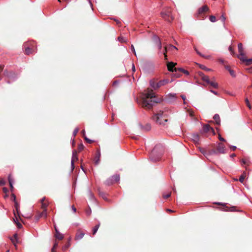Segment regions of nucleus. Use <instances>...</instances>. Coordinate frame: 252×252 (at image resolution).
Wrapping results in <instances>:
<instances>
[{
    "instance_id": "obj_37",
    "label": "nucleus",
    "mask_w": 252,
    "mask_h": 252,
    "mask_svg": "<svg viewBox=\"0 0 252 252\" xmlns=\"http://www.w3.org/2000/svg\"><path fill=\"white\" fill-rule=\"evenodd\" d=\"M8 180L9 183H10V182L11 183H14V180H13V178H12L11 174H9L8 175Z\"/></svg>"
},
{
    "instance_id": "obj_51",
    "label": "nucleus",
    "mask_w": 252,
    "mask_h": 252,
    "mask_svg": "<svg viewBox=\"0 0 252 252\" xmlns=\"http://www.w3.org/2000/svg\"><path fill=\"white\" fill-rule=\"evenodd\" d=\"M84 139L89 143H91L93 141L92 140L89 139L87 137H85Z\"/></svg>"
},
{
    "instance_id": "obj_38",
    "label": "nucleus",
    "mask_w": 252,
    "mask_h": 252,
    "mask_svg": "<svg viewBox=\"0 0 252 252\" xmlns=\"http://www.w3.org/2000/svg\"><path fill=\"white\" fill-rule=\"evenodd\" d=\"M131 48V51L134 53L135 56H136V51L135 50L133 44L131 45V48Z\"/></svg>"
},
{
    "instance_id": "obj_26",
    "label": "nucleus",
    "mask_w": 252,
    "mask_h": 252,
    "mask_svg": "<svg viewBox=\"0 0 252 252\" xmlns=\"http://www.w3.org/2000/svg\"><path fill=\"white\" fill-rule=\"evenodd\" d=\"M14 206H15V211L16 212L17 214L19 216V205L18 204V203L16 201V200H15Z\"/></svg>"
},
{
    "instance_id": "obj_3",
    "label": "nucleus",
    "mask_w": 252,
    "mask_h": 252,
    "mask_svg": "<svg viewBox=\"0 0 252 252\" xmlns=\"http://www.w3.org/2000/svg\"><path fill=\"white\" fill-rule=\"evenodd\" d=\"M162 113L156 114L153 116V119L154 121L159 124H163L164 122H167V120L166 119H163V120H162Z\"/></svg>"
},
{
    "instance_id": "obj_21",
    "label": "nucleus",
    "mask_w": 252,
    "mask_h": 252,
    "mask_svg": "<svg viewBox=\"0 0 252 252\" xmlns=\"http://www.w3.org/2000/svg\"><path fill=\"white\" fill-rule=\"evenodd\" d=\"M191 138L195 143L199 141V136L197 134H192Z\"/></svg>"
},
{
    "instance_id": "obj_63",
    "label": "nucleus",
    "mask_w": 252,
    "mask_h": 252,
    "mask_svg": "<svg viewBox=\"0 0 252 252\" xmlns=\"http://www.w3.org/2000/svg\"><path fill=\"white\" fill-rule=\"evenodd\" d=\"M71 208H72V211L74 212H76V208L74 207V206H72L71 207Z\"/></svg>"
},
{
    "instance_id": "obj_17",
    "label": "nucleus",
    "mask_w": 252,
    "mask_h": 252,
    "mask_svg": "<svg viewBox=\"0 0 252 252\" xmlns=\"http://www.w3.org/2000/svg\"><path fill=\"white\" fill-rule=\"evenodd\" d=\"M213 80H210L207 84L210 85L211 86L215 88H217L218 87V84L214 80V78H213Z\"/></svg>"
},
{
    "instance_id": "obj_27",
    "label": "nucleus",
    "mask_w": 252,
    "mask_h": 252,
    "mask_svg": "<svg viewBox=\"0 0 252 252\" xmlns=\"http://www.w3.org/2000/svg\"><path fill=\"white\" fill-rule=\"evenodd\" d=\"M41 218H46L47 217V211L43 210L42 212L39 213Z\"/></svg>"
},
{
    "instance_id": "obj_57",
    "label": "nucleus",
    "mask_w": 252,
    "mask_h": 252,
    "mask_svg": "<svg viewBox=\"0 0 252 252\" xmlns=\"http://www.w3.org/2000/svg\"><path fill=\"white\" fill-rule=\"evenodd\" d=\"M219 140L221 141H225V140L223 138L221 137L220 135H219Z\"/></svg>"
},
{
    "instance_id": "obj_62",
    "label": "nucleus",
    "mask_w": 252,
    "mask_h": 252,
    "mask_svg": "<svg viewBox=\"0 0 252 252\" xmlns=\"http://www.w3.org/2000/svg\"><path fill=\"white\" fill-rule=\"evenodd\" d=\"M81 133H82L84 137H86L85 136V130H82V131H81Z\"/></svg>"
},
{
    "instance_id": "obj_24",
    "label": "nucleus",
    "mask_w": 252,
    "mask_h": 252,
    "mask_svg": "<svg viewBox=\"0 0 252 252\" xmlns=\"http://www.w3.org/2000/svg\"><path fill=\"white\" fill-rule=\"evenodd\" d=\"M208 10V8L207 6L206 5H204V6H203L202 7L200 8L199 9H198V13L199 14L200 13H202L205 11H207Z\"/></svg>"
},
{
    "instance_id": "obj_23",
    "label": "nucleus",
    "mask_w": 252,
    "mask_h": 252,
    "mask_svg": "<svg viewBox=\"0 0 252 252\" xmlns=\"http://www.w3.org/2000/svg\"><path fill=\"white\" fill-rule=\"evenodd\" d=\"M11 241H12L14 246L16 247V244L18 242L17 235L16 234H15L13 237L11 238Z\"/></svg>"
},
{
    "instance_id": "obj_4",
    "label": "nucleus",
    "mask_w": 252,
    "mask_h": 252,
    "mask_svg": "<svg viewBox=\"0 0 252 252\" xmlns=\"http://www.w3.org/2000/svg\"><path fill=\"white\" fill-rule=\"evenodd\" d=\"M161 15L162 18L168 22H171L173 20L171 11L169 9L162 11L161 12Z\"/></svg>"
},
{
    "instance_id": "obj_16",
    "label": "nucleus",
    "mask_w": 252,
    "mask_h": 252,
    "mask_svg": "<svg viewBox=\"0 0 252 252\" xmlns=\"http://www.w3.org/2000/svg\"><path fill=\"white\" fill-rule=\"evenodd\" d=\"M150 85L154 90H156V89H158L157 83H156L155 82V81L154 80H150Z\"/></svg>"
},
{
    "instance_id": "obj_50",
    "label": "nucleus",
    "mask_w": 252,
    "mask_h": 252,
    "mask_svg": "<svg viewBox=\"0 0 252 252\" xmlns=\"http://www.w3.org/2000/svg\"><path fill=\"white\" fill-rule=\"evenodd\" d=\"M220 19H221V21L223 22V23H224V22L226 20V18L223 14H222V15L221 16Z\"/></svg>"
},
{
    "instance_id": "obj_46",
    "label": "nucleus",
    "mask_w": 252,
    "mask_h": 252,
    "mask_svg": "<svg viewBox=\"0 0 252 252\" xmlns=\"http://www.w3.org/2000/svg\"><path fill=\"white\" fill-rule=\"evenodd\" d=\"M78 131H79L78 128L76 127V128H75V129L74 130V131L73 132V135L74 136L76 135V134L77 133Z\"/></svg>"
},
{
    "instance_id": "obj_35",
    "label": "nucleus",
    "mask_w": 252,
    "mask_h": 252,
    "mask_svg": "<svg viewBox=\"0 0 252 252\" xmlns=\"http://www.w3.org/2000/svg\"><path fill=\"white\" fill-rule=\"evenodd\" d=\"M70 246L69 242H68L67 244H65L63 247V250L65 251Z\"/></svg>"
},
{
    "instance_id": "obj_1",
    "label": "nucleus",
    "mask_w": 252,
    "mask_h": 252,
    "mask_svg": "<svg viewBox=\"0 0 252 252\" xmlns=\"http://www.w3.org/2000/svg\"><path fill=\"white\" fill-rule=\"evenodd\" d=\"M142 105L148 109H150L153 105L160 101V99L156 97L152 90L148 89L141 95Z\"/></svg>"
},
{
    "instance_id": "obj_59",
    "label": "nucleus",
    "mask_w": 252,
    "mask_h": 252,
    "mask_svg": "<svg viewBox=\"0 0 252 252\" xmlns=\"http://www.w3.org/2000/svg\"><path fill=\"white\" fill-rule=\"evenodd\" d=\"M91 213V210L90 209L89 210H88L86 211V214L88 216L90 215Z\"/></svg>"
},
{
    "instance_id": "obj_10",
    "label": "nucleus",
    "mask_w": 252,
    "mask_h": 252,
    "mask_svg": "<svg viewBox=\"0 0 252 252\" xmlns=\"http://www.w3.org/2000/svg\"><path fill=\"white\" fill-rule=\"evenodd\" d=\"M153 40L157 44L158 49L160 50L162 47V44L159 37L156 35L153 36Z\"/></svg>"
},
{
    "instance_id": "obj_28",
    "label": "nucleus",
    "mask_w": 252,
    "mask_h": 252,
    "mask_svg": "<svg viewBox=\"0 0 252 252\" xmlns=\"http://www.w3.org/2000/svg\"><path fill=\"white\" fill-rule=\"evenodd\" d=\"M4 75L9 78H13V73L12 72H4Z\"/></svg>"
},
{
    "instance_id": "obj_15",
    "label": "nucleus",
    "mask_w": 252,
    "mask_h": 252,
    "mask_svg": "<svg viewBox=\"0 0 252 252\" xmlns=\"http://www.w3.org/2000/svg\"><path fill=\"white\" fill-rule=\"evenodd\" d=\"M199 75L200 77H201V79L205 82L207 84L209 83V81H210L209 77L208 76L205 75L202 73H200Z\"/></svg>"
},
{
    "instance_id": "obj_30",
    "label": "nucleus",
    "mask_w": 252,
    "mask_h": 252,
    "mask_svg": "<svg viewBox=\"0 0 252 252\" xmlns=\"http://www.w3.org/2000/svg\"><path fill=\"white\" fill-rule=\"evenodd\" d=\"M243 62H245L247 65L252 64V59H246L245 58V60H242Z\"/></svg>"
},
{
    "instance_id": "obj_56",
    "label": "nucleus",
    "mask_w": 252,
    "mask_h": 252,
    "mask_svg": "<svg viewBox=\"0 0 252 252\" xmlns=\"http://www.w3.org/2000/svg\"><path fill=\"white\" fill-rule=\"evenodd\" d=\"M58 242H55L54 243V244L53 247H54V248H57V247H58Z\"/></svg>"
},
{
    "instance_id": "obj_6",
    "label": "nucleus",
    "mask_w": 252,
    "mask_h": 252,
    "mask_svg": "<svg viewBox=\"0 0 252 252\" xmlns=\"http://www.w3.org/2000/svg\"><path fill=\"white\" fill-rule=\"evenodd\" d=\"M238 48L239 53V54L237 56L238 58L241 60H245V56L244 52L243 44L241 43L238 44Z\"/></svg>"
},
{
    "instance_id": "obj_29",
    "label": "nucleus",
    "mask_w": 252,
    "mask_h": 252,
    "mask_svg": "<svg viewBox=\"0 0 252 252\" xmlns=\"http://www.w3.org/2000/svg\"><path fill=\"white\" fill-rule=\"evenodd\" d=\"M177 70H179V71H180L183 72L184 73H185L187 75H189V72L188 70H185V69H184V68H178Z\"/></svg>"
},
{
    "instance_id": "obj_61",
    "label": "nucleus",
    "mask_w": 252,
    "mask_h": 252,
    "mask_svg": "<svg viewBox=\"0 0 252 252\" xmlns=\"http://www.w3.org/2000/svg\"><path fill=\"white\" fill-rule=\"evenodd\" d=\"M2 189L5 193H6L8 191V189L5 187L3 188Z\"/></svg>"
},
{
    "instance_id": "obj_8",
    "label": "nucleus",
    "mask_w": 252,
    "mask_h": 252,
    "mask_svg": "<svg viewBox=\"0 0 252 252\" xmlns=\"http://www.w3.org/2000/svg\"><path fill=\"white\" fill-rule=\"evenodd\" d=\"M203 130L205 132H211L214 135L215 134L214 129L209 125H205L203 126Z\"/></svg>"
},
{
    "instance_id": "obj_64",
    "label": "nucleus",
    "mask_w": 252,
    "mask_h": 252,
    "mask_svg": "<svg viewBox=\"0 0 252 252\" xmlns=\"http://www.w3.org/2000/svg\"><path fill=\"white\" fill-rule=\"evenodd\" d=\"M231 148L233 151H235L236 149V147L235 146H232Z\"/></svg>"
},
{
    "instance_id": "obj_58",
    "label": "nucleus",
    "mask_w": 252,
    "mask_h": 252,
    "mask_svg": "<svg viewBox=\"0 0 252 252\" xmlns=\"http://www.w3.org/2000/svg\"><path fill=\"white\" fill-rule=\"evenodd\" d=\"M181 97L182 98V99L184 100V104H186V101H185V100H186V96L185 95H181Z\"/></svg>"
},
{
    "instance_id": "obj_11",
    "label": "nucleus",
    "mask_w": 252,
    "mask_h": 252,
    "mask_svg": "<svg viewBox=\"0 0 252 252\" xmlns=\"http://www.w3.org/2000/svg\"><path fill=\"white\" fill-rule=\"evenodd\" d=\"M166 97H167V101L169 103H172L176 99V94H169L166 96Z\"/></svg>"
},
{
    "instance_id": "obj_48",
    "label": "nucleus",
    "mask_w": 252,
    "mask_h": 252,
    "mask_svg": "<svg viewBox=\"0 0 252 252\" xmlns=\"http://www.w3.org/2000/svg\"><path fill=\"white\" fill-rule=\"evenodd\" d=\"M40 218H41V217H40V216L39 215V214L38 213V214H37V215H36L35 216V219L36 221H38Z\"/></svg>"
},
{
    "instance_id": "obj_41",
    "label": "nucleus",
    "mask_w": 252,
    "mask_h": 252,
    "mask_svg": "<svg viewBox=\"0 0 252 252\" xmlns=\"http://www.w3.org/2000/svg\"><path fill=\"white\" fill-rule=\"evenodd\" d=\"M173 49H175L176 50H177V48L176 47H175V46H173L172 45H170L168 47V49L169 50H172Z\"/></svg>"
},
{
    "instance_id": "obj_36",
    "label": "nucleus",
    "mask_w": 252,
    "mask_h": 252,
    "mask_svg": "<svg viewBox=\"0 0 252 252\" xmlns=\"http://www.w3.org/2000/svg\"><path fill=\"white\" fill-rule=\"evenodd\" d=\"M88 194H89V195L91 199L94 200V195H93V194L90 190H89Z\"/></svg>"
},
{
    "instance_id": "obj_39",
    "label": "nucleus",
    "mask_w": 252,
    "mask_h": 252,
    "mask_svg": "<svg viewBox=\"0 0 252 252\" xmlns=\"http://www.w3.org/2000/svg\"><path fill=\"white\" fill-rule=\"evenodd\" d=\"M25 53L27 55L30 54L31 53V49L30 48H29V47H27V48H26V49H25Z\"/></svg>"
},
{
    "instance_id": "obj_52",
    "label": "nucleus",
    "mask_w": 252,
    "mask_h": 252,
    "mask_svg": "<svg viewBox=\"0 0 252 252\" xmlns=\"http://www.w3.org/2000/svg\"><path fill=\"white\" fill-rule=\"evenodd\" d=\"M195 50L196 52V53L199 55V56H201V57H204V55L202 54L200 52H199L195 48Z\"/></svg>"
},
{
    "instance_id": "obj_54",
    "label": "nucleus",
    "mask_w": 252,
    "mask_h": 252,
    "mask_svg": "<svg viewBox=\"0 0 252 252\" xmlns=\"http://www.w3.org/2000/svg\"><path fill=\"white\" fill-rule=\"evenodd\" d=\"M83 147H84V146H83V144H81L79 145L78 149L80 151H81L83 149Z\"/></svg>"
},
{
    "instance_id": "obj_22",
    "label": "nucleus",
    "mask_w": 252,
    "mask_h": 252,
    "mask_svg": "<svg viewBox=\"0 0 252 252\" xmlns=\"http://www.w3.org/2000/svg\"><path fill=\"white\" fill-rule=\"evenodd\" d=\"M214 120L216 121V123L217 125H220V116L218 114H215L213 117Z\"/></svg>"
},
{
    "instance_id": "obj_20",
    "label": "nucleus",
    "mask_w": 252,
    "mask_h": 252,
    "mask_svg": "<svg viewBox=\"0 0 252 252\" xmlns=\"http://www.w3.org/2000/svg\"><path fill=\"white\" fill-rule=\"evenodd\" d=\"M55 237L57 239L62 240L63 238V234L61 233L59 230H57V232H56L55 234Z\"/></svg>"
},
{
    "instance_id": "obj_40",
    "label": "nucleus",
    "mask_w": 252,
    "mask_h": 252,
    "mask_svg": "<svg viewBox=\"0 0 252 252\" xmlns=\"http://www.w3.org/2000/svg\"><path fill=\"white\" fill-rule=\"evenodd\" d=\"M6 183V182L3 179L0 180V186H4Z\"/></svg>"
},
{
    "instance_id": "obj_18",
    "label": "nucleus",
    "mask_w": 252,
    "mask_h": 252,
    "mask_svg": "<svg viewBox=\"0 0 252 252\" xmlns=\"http://www.w3.org/2000/svg\"><path fill=\"white\" fill-rule=\"evenodd\" d=\"M100 157V152L99 150H98L96 152V155L95 158V164H98L99 163Z\"/></svg>"
},
{
    "instance_id": "obj_19",
    "label": "nucleus",
    "mask_w": 252,
    "mask_h": 252,
    "mask_svg": "<svg viewBox=\"0 0 252 252\" xmlns=\"http://www.w3.org/2000/svg\"><path fill=\"white\" fill-rule=\"evenodd\" d=\"M14 214L15 216V218L13 219V220L17 224L18 228H20L22 227V225L18 221V219L16 217V213L15 211H14Z\"/></svg>"
},
{
    "instance_id": "obj_49",
    "label": "nucleus",
    "mask_w": 252,
    "mask_h": 252,
    "mask_svg": "<svg viewBox=\"0 0 252 252\" xmlns=\"http://www.w3.org/2000/svg\"><path fill=\"white\" fill-rule=\"evenodd\" d=\"M170 196H171V193H169L167 194H163V197L164 198H167L169 197Z\"/></svg>"
},
{
    "instance_id": "obj_32",
    "label": "nucleus",
    "mask_w": 252,
    "mask_h": 252,
    "mask_svg": "<svg viewBox=\"0 0 252 252\" xmlns=\"http://www.w3.org/2000/svg\"><path fill=\"white\" fill-rule=\"evenodd\" d=\"M48 206V204L46 203H41V208L43 209V210L47 211V207Z\"/></svg>"
},
{
    "instance_id": "obj_42",
    "label": "nucleus",
    "mask_w": 252,
    "mask_h": 252,
    "mask_svg": "<svg viewBox=\"0 0 252 252\" xmlns=\"http://www.w3.org/2000/svg\"><path fill=\"white\" fill-rule=\"evenodd\" d=\"M245 101H246V104H247V106H248L250 109H251V105H250V102H249V101L248 99V98H246V99H245Z\"/></svg>"
},
{
    "instance_id": "obj_2",
    "label": "nucleus",
    "mask_w": 252,
    "mask_h": 252,
    "mask_svg": "<svg viewBox=\"0 0 252 252\" xmlns=\"http://www.w3.org/2000/svg\"><path fill=\"white\" fill-rule=\"evenodd\" d=\"M163 148L160 144L157 145L151 153L150 158L151 161L156 162L161 158L163 153Z\"/></svg>"
},
{
    "instance_id": "obj_47",
    "label": "nucleus",
    "mask_w": 252,
    "mask_h": 252,
    "mask_svg": "<svg viewBox=\"0 0 252 252\" xmlns=\"http://www.w3.org/2000/svg\"><path fill=\"white\" fill-rule=\"evenodd\" d=\"M40 218H41V217H40V216L39 215V214L38 213V214H37V215H36L35 216V219L36 221H38Z\"/></svg>"
},
{
    "instance_id": "obj_12",
    "label": "nucleus",
    "mask_w": 252,
    "mask_h": 252,
    "mask_svg": "<svg viewBox=\"0 0 252 252\" xmlns=\"http://www.w3.org/2000/svg\"><path fill=\"white\" fill-rule=\"evenodd\" d=\"M217 151L220 154H224L225 153V149L224 145L222 143L218 144Z\"/></svg>"
},
{
    "instance_id": "obj_7",
    "label": "nucleus",
    "mask_w": 252,
    "mask_h": 252,
    "mask_svg": "<svg viewBox=\"0 0 252 252\" xmlns=\"http://www.w3.org/2000/svg\"><path fill=\"white\" fill-rule=\"evenodd\" d=\"M177 64V63L173 62H169L167 63L168 70L171 72H176L177 71V68H174L175 66Z\"/></svg>"
},
{
    "instance_id": "obj_60",
    "label": "nucleus",
    "mask_w": 252,
    "mask_h": 252,
    "mask_svg": "<svg viewBox=\"0 0 252 252\" xmlns=\"http://www.w3.org/2000/svg\"><path fill=\"white\" fill-rule=\"evenodd\" d=\"M210 92L211 93H212L213 94H216V95H218V93L217 92L215 91H213V90H210Z\"/></svg>"
},
{
    "instance_id": "obj_25",
    "label": "nucleus",
    "mask_w": 252,
    "mask_h": 252,
    "mask_svg": "<svg viewBox=\"0 0 252 252\" xmlns=\"http://www.w3.org/2000/svg\"><path fill=\"white\" fill-rule=\"evenodd\" d=\"M100 226V223H98L97 224H96L93 229V235H94L96 232L97 231L99 227Z\"/></svg>"
},
{
    "instance_id": "obj_44",
    "label": "nucleus",
    "mask_w": 252,
    "mask_h": 252,
    "mask_svg": "<svg viewBox=\"0 0 252 252\" xmlns=\"http://www.w3.org/2000/svg\"><path fill=\"white\" fill-rule=\"evenodd\" d=\"M244 179H245V176L243 175H242L240 176V177L239 178V181L241 183H243L244 181Z\"/></svg>"
},
{
    "instance_id": "obj_9",
    "label": "nucleus",
    "mask_w": 252,
    "mask_h": 252,
    "mask_svg": "<svg viewBox=\"0 0 252 252\" xmlns=\"http://www.w3.org/2000/svg\"><path fill=\"white\" fill-rule=\"evenodd\" d=\"M77 159L78 158L77 157V152L76 151H73L72 152V158L71 161L72 170H73L74 168V162L75 160H77Z\"/></svg>"
},
{
    "instance_id": "obj_55",
    "label": "nucleus",
    "mask_w": 252,
    "mask_h": 252,
    "mask_svg": "<svg viewBox=\"0 0 252 252\" xmlns=\"http://www.w3.org/2000/svg\"><path fill=\"white\" fill-rule=\"evenodd\" d=\"M9 184L10 189L12 191L13 190V183H11L10 182V183H9Z\"/></svg>"
},
{
    "instance_id": "obj_14",
    "label": "nucleus",
    "mask_w": 252,
    "mask_h": 252,
    "mask_svg": "<svg viewBox=\"0 0 252 252\" xmlns=\"http://www.w3.org/2000/svg\"><path fill=\"white\" fill-rule=\"evenodd\" d=\"M84 235L85 233L84 232L78 231L75 235V239L80 240L83 238Z\"/></svg>"
},
{
    "instance_id": "obj_34",
    "label": "nucleus",
    "mask_w": 252,
    "mask_h": 252,
    "mask_svg": "<svg viewBox=\"0 0 252 252\" xmlns=\"http://www.w3.org/2000/svg\"><path fill=\"white\" fill-rule=\"evenodd\" d=\"M199 67H200L201 69H203V70H206V71H210V69H209V68H208L206 67V66H204V65H203L200 64V65H199Z\"/></svg>"
},
{
    "instance_id": "obj_13",
    "label": "nucleus",
    "mask_w": 252,
    "mask_h": 252,
    "mask_svg": "<svg viewBox=\"0 0 252 252\" xmlns=\"http://www.w3.org/2000/svg\"><path fill=\"white\" fill-rule=\"evenodd\" d=\"M169 82V81L168 79H163L159 81L157 83L158 89L161 86H164L166 84H168Z\"/></svg>"
},
{
    "instance_id": "obj_5",
    "label": "nucleus",
    "mask_w": 252,
    "mask_h": 252,
    "mask_svg": "<svg viewBox=\"0 0 252 252\" xmlns=\"http://www.w3.org/2000/svg\"><path fill=\"white\" fill-rule=\"evenodd\" d=\"M120 177L119 175H114L106 180V184L108 185H111L114 183L118 182L120 180Z\"/></svg>"
},
{
    "instance_id": "obj_43",
    "label": "nucleus",
    "mask_w": 252,
    "mask_h": 252,
    "mask_svg": "<svg viewBox=\"0 0 252 252\" xmlns=\"http://www.w3.org/2000/svg\"><path fill=\"white\" fill-rule=\"evenodd\" d=\"M229 72L230 75L232 77H235L236 75H235V72L233 70L231 69V70H229Z\"/></svg>"
},
{
    "instance_id": "obj_53",
    "label": "nucleus",
    "mask_w": 252,
    "mask_h": 252,
    "mask_svg": "<svg viewBox=\"0 0 252 252\" xmlns=\"http://www.w3.org/2000/svg\"><path fill=\"white\" fill-rule=\"evenodd\" d=\"M168 50H169L168 49V47H165L164 48V51H163V54H164V55L166 54V53H167V51H168Z\"/></svg>"
},
{
    "instance_id": "obj_45",
    "label": "nucleus",
    "mask_w": 252,
    "mask_h": 252,
    "mask_svg": "<svg viewBox=\"0 0 252 252\" xmlns=\"http://www.w3.org/2000/svg\"><path fill=\"white\" fill-rule=\"evenodd\" d=\"M99 195L102 196L104 199H106V197L104 192L99 191Z\"/></svg>"
},
{
    "instance_id": "obj_31",
    "label": "nucleus",
    "mask_w": 252,
    "mask_h": 252,
    "mask_svg": "<svg viewBox=\"0 0 252 252\" xmlns=\"http://www.w3.org/2000/svg\"><path fill=\"white\" fill-rule=\"evenodd\" d=\"M118 40L121 42H126L127 39L124 37L120 36L118 38Z\"/></svg>"
},
{
    "instance_id": "obj_33",
    "label": "nucleus",
    "mask_w": 252,
    "mask_h": 252,
    "mask_svg": "<svg viewBox=\"0 0 252 252\" xmlns=\"http://www.w3.org/2000/svg\"><path fill=\"white\" fill-rule=\"evenodd\" d=\"M209 19L210 21H211L212 22H215L216 21V18L215 16H210L209 17Z\"/></svg>"
}]
</instances>
